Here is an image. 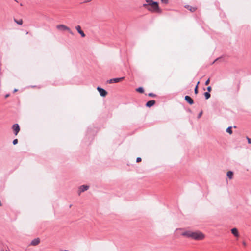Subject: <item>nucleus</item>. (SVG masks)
Segmentation results:
<instances>
[{
  "instance_id": "obj_1",
  "label": "nucleus",
  "mask_w": 251,
  "mask_h": 251,
  "mask_svg": "<svg viewBox=\"0 0 251 251\" xmlns=\"http://www.w3.org/2000/svg\"><path fill=\"white\" fill-rule=\"evenodd\" d=\"M181 235L195 240H202L205 237L204 234L200 231H192L188 230L182 232Z\"/></svg>"
},
{
  "instance_id": "obj_2",
  "label": "nucleus",
  "mask_w": 251,
  "mask_h": 251,
  "mask_svg": "<svg viewBox=\"0 0 251 251\" xmlns=\"http://www.w3.org/2000/svg\"><path fill=\"white\" fill-rule=\"evenodd\" d=\"M56 28L57 29L61 31H67L71 35H74L73 32L70 28L64 25H58L56 26Z\"/></svg>"
},
{
  "instance_id": "obj_3",
  "label": "nucleus",
  "mask_w": 251,
  "mask_h": 251,
  "mask_svg": "<svg viewBox=\"0 0 251 251\" xmlns=\"http://www.w3.org/2000/svg\"><path fill=\"white\" fill-rule=\"evenodd\" d=\"M148 9L152 11H157L159 10L158 3L157 2L152 3V5L151 6V8H149Z\"/></svg>"
},
{
  "instance_id": "obj_4",
  "label": "nucleus",
  "mask_w": 251,
  "mask_h": 251,
  "mask_svg": "<svg viewBox=\"0 0 251 251\" xmlns=\"http://www.w3.org/2000/svg\"><path fill=\"white\" fill-rule=\"evenodd\" d=\"M14 133L15 135H17L20 131V126L18 124H15L12 126V127Z\"/></svg>"
},
{
  "instance_id": "obj_5",
  "label": "nucleus",
  "mask_w": 251,
  "mask_h": 251,
  "mask_svg": "<svg viewBox=\"0 0 251 251\" xmlns=\"http://www.w3.org/2000/svg\"><path fill=\"white\" fill-rule=\"evenodd\" d=\"M97 89L100 93V94L102 97H105L107 94V92L103 88H101L100 87H98Z\"/></svg>"
},
{
  "instance_id": "obj_6",
  "label": "nucleus",
  "mask_w": 251,
  "mask_h": 251,
  "mask_svg": "<svg viewBox=\"0 0 251 251\" xmlns=\"http://www.w3.org/2000/svg\"><path fill=\"white\" fill-rule=\"evenodd\" d=\"M124 79V77H120V78H115L113 79H110L109 80H108V82L109 83H118L121 81V80H123Z\"/></svg>"
},
{
  "instance_id": "obj_7",
  "label": "nucleus",
  "mask_w": 251,
  "mask_h": 251,
  "mask_svg": "<svg viewBox=\"0 0 251 251\" xmlns=\"http://www.w3.org/2000/svg\"><path fill=\"white\" fill-rule=\"evenodd\" d=\"M88 188H89V186L88 185H83L81 186L79 188V192H78L79 195H80V194L81 192H83L87 190L88 189Z\"/></svg>"
},
{
  "instance_id": "obj_8",
  "label": "nucleus",
  "mask_w": 251,
  "mask_h": 251,
  "mask_svg": "<svg viewBox=\"0 0 251 251\" xmlns=\"http://www.w3.org/2000/svg\"><path fill=\"white\" fill-rule=\"evenodd\" d=\"M75 28L77 32L81 35V37H84L85 36V34L84 33V32L81 30L80 26L77 25L75 27Z\"/></svg>"
},
{
  "instance_id": "obj_9",
  "label": "nucleus",
  "mask_w": 251,
  "mask_h": 251,
  "mask_svg": "<svg viewBox=\"0 0 251 251\" xmlns=\"http://www.w3.org/2000/svg\"><path fill=\"white\" fill-rule=\"evenodd\" d=\"M185 100L191 105L194 103L193 99L189 96H186L185 97Z\"/></svg>"
},
{
  "instance_id": "obj_10",
  "label": "nucleus",
  "mask_w": 251,
  "mask_h": 251,
  "mask_svg": "<svg viewBox=\"0 0 251 251\" xmlns=\"http://www.w3.org/2000/svg\"><path fill=\"white\" fill-rule=\"evenodd\" d=\"M40 243V239L39 238H35L34 239V240H33L30 244L32 246H36L37 245H38Z\"/></svg>"
},
{
  "instance_id": "obj_11",
  "label": "nucleus",
  "mask_w": 251,
  "mask_h": 251,
  "mask_svg": "<svg viewBox=\"0 0 251 251\" xmlns=\"http://www.w3.org/2000/svg\"><path fill=\"white\" fill-rule=\"evenodd\" d=\"M155 101L154 100H149L146 103V106L147 107H150L153 106L155 104Z\"/></svg>"
},
{
  "instance_id": "obj_12",
  "label": "nucleus",
  "mask_w": 251,
  "mask_h": 251,
  "mask_svg": "<svg viewBox=\"0 0 251 251\" xmlns=\"http://www.w3.org/2000/svg\"><path fill=\"white\" fill-rule=\"evenodd\" d=\"M231 233L235 236V237H239V234L238 233V231L237 228H233L231 229Z\"/></svg>"
},
{
  "instance_id": "obj_13",
  "label": "nucleus",
  "mask_w": 251,
  "mask_h": 251,
  "mask_svg": "<svg viewBox=\"0 0 251 251\" xmlns=\"http://www.w3.org/2000/svg\"><path fill=\"white\" fill-rule=\"evenodd\" d=\"M146 2L148 3L147 4H145L143 5L144 7H146L147 6H151L152 5V3L154 2V1H153L152 0H146Z\"/></svg>"
},
{
  "instance_id": "obj_14",
  "label": "nucleus",
  "mask_w": 251,
  "mask_h": 251,
  "mask_svg": "<svg viewBox=\"0 0 251 251\" xmlns=\"http://www.w3.org/2000/svg\"><path fill=\"white\" fill-rule=\"evenodd\" d=\"M233 172L231 171H228L227 173V177L229 178V179H232L233 178Z\"/></svg>"
},
{
  "instance_id": "obj_15",
  "label": "nucleus",
  "mask_w": 251,
  "mask_h": 251,
  "mask_svg": "<svg viewBox=\"0 0 251 251\" xmlns=\"http://www.w3.org/2000/svg\"><path fill=\"white\" fill-rule=\"evenodd\" d=\"M204 95L206 100L208 99L211 96L210 94L208 92H205L204 93Z\"/></svg>"
},
{
  "instance_id": "obj_16",
  "label": "nucleus",
  "mask_w": 251,
  "mask_h": 251,
  "mask_svg": "<svg viewBox=\"0 0 251 251\" xmlns=\"http://www.w3.org/2000/svg\"><path fill=\"white\" fill-rule=\"evenodd\" d=\"M136 91L141 93H143L144 92V90L143 87H140L136 89Z\"/></svg>"
},
{
  "instance_id": "obj_17",
  "label": "nucleus",
  "mask_w": 251,
  "mask_h": 251,
  "mask_svg": "<svg viewBox=\"0 0 251 251\" xmlns=\"http://www.w3.org/2000/svg\"><path fill=\"white\" fill-rule=\"evenodd\" d=\"M226 131L229 134H231L232 133V127L231 126H229L228 127L226 130Z\"/></svg>"
},
{
  "instance_id": "obj_18",
  "label": "nucleus",
  "mask_w": 251,
  "mask_h": 251,
  "mask_svg": "<svg viewBox=\"0 0 251 251\" xmlns=\"http://www.w3.org/2000/svg\"><path fill=\"white\" fill-rule=\"evenodd\" d=\"M187 8H188L190 11H192V12H194L196 10V8L195 7H192L191 6H190L189 5L187 6V7H186Z\"/></svg>"
},
{
  "instance_id": "obj_19",
  "label": "nucleus",
  "mask_w": 251,
  "mask_h": 251,
  "mask_svg": "<svg viewBox=\"0 0 251 251\" xmlns=\"http://www.w3.org/2000/svg\"><path fill=\"white\" fill-rule=\"evenodd\" d=\"M14 21L18 24L21 25L23 24V21L22 19H20L19 20H17L15 19H14Z\"/></svg>"
},
{
  "instance_id": "obj_20",
  "label": "nucleus",
  "mask_w": 251,
  "mask_h": 251,
  "mask_svg": "<svg viewBox=\"0 0 251 251\" xmlns=\"http://www.w3.org/2000/svg\"><path fill=\"white\" fill-rule=\"evenodd\" d=\"M199 82L197 83V85L196 86L195 89H194V92L195 94H197L198 93V85L199 84Z\"/></svg>"
},
{
  "instance_id": "obj_21",
  "label": "nucleus",
  "mask_w": 251,
  "mask_h": 251,
  "mask_svg": "<svg viewBox=\"0 0 251 251\" xmlns=\"http://www.w3.org/2000/svg\"><path fill=\"white\" fill-rule=\"evenodd\" d=\"M148 95L150 97H154L156 96V95L152 93H150L148 94Z\"/></svg>"
},
{
  "instance_id": "obj_22",
  "label": "nucleus",
  "mask_w": 251,
  "mask_h": 251,
  "mask_svg": "<svg viewBox=\"0 0 251 251\" xmlns=\"http://www.w3.org/2000/svg\"><path fill=\"white\" fill-rule=\"evenodd\" d=\"M18 143V139H14L13 141V145H16Z\"/></svg>"
},
{
  "instance_id": "obj_23",
  "label": "nucleus",
  "mask_w": 251,
  "mask_h": 251,
  "mask_svg": "<svg viewBox=\"0 0 251 251\" xmlns=\"http://www.w3.org/2000/svg\"><path fill=\"white\" fill-rule=\"evenodd\" d=\"M161 2L163 3L167 4L168 2V0H161Z\"/></svg>"
},
{
  "instance_id": "obj_24",
  "label": "nucleus",
  "mask_w": 251,
  "mask_h": 251,
  "mask_svg": "<svg viewBox=\"0 0 251 251\" xmlns=\"http://www.w3.org/2000/svg\"><path fill=\"white\" fill-rule=\"evenodd\" d=\"M209 82H210V79L209 78V79H208L206 81V82H205V84L206 85H208V84H209Z\"/></svg>"
},
{
  "instance_id": "obj_25",
  "label": "nucleus",
  "mask_w": 251,
  "mask_h": 251,
  "mask_svg": "<svg viewBox=\"0 0 251 251\" xmlns=\"http://www.w3.org/2000/svg\"><path fill=\"white\" fill-rule=\"evenodd\" d=\"M141 160H142V159H141V158H140V157H138V158H137V159H136V162H141Z\"/></svg>"
},
{
  "instance_id": "obj_26",
  "label": "nucleus",
  "mask_w": 251,
  "mask_h": 251,
  "mask_svg": "<svg viewBox=\"0 0 251 251\" xmlns=\"http://www.w3.org/2000/svg\"><path fill=\"white\" fill-rule=\"evenodd\" d=\"M207 90L208 92H210L211 91V86H208L207 88Z\"/></svg>"
},
{
  "instance_id": "obj_27",
  "label": "nucleus",
  "mask_w": 251,
  "mask_h": 251,
  "mask_svg": "<svg viewBox=\"0 0 251 251\" xmlns=\"http://www.w3.org/2000/svg\"><path fill=\"white\" fill-rule=\"evenodd\" d=\"M202 112H201L199 114H198V118H200L201 115H202Z\"/></svg>"
},
{
  "instance_id": "obj_28",
  "label": "nucleus",
  "mask_w": 251,
  "mask_h": 251,
  "mask_svg": "<svg viewBox=\"0 0 251 251\" xmlns=\"http://www.w3.org/2000/svg\"><path fill=\"white\" fill-rule=\"evenodd\" d=\"M248 142L249 144H251V139L247 137Z\"/></svg>"
},
{
  "instance_id": "obj_29",
  "label": "nucleus",
  "mask_w": 251,
  "mask_h": 251,
  "mask_svg": "<svg viewBox=\"0 0 251 251\" xmlns=\"http://www.w3.org/2000/svg\"><path fill=\"white\" fill-rule=\"evenodd\" d=\"M91 1H92V0H85L84 2V3L89 2H90Z\"/></svg>"
},
{
  "instance_id": "obj_30",
  "label": "nucleus",
  "mask_w": 251,
  "mask_h": 251,
  "mask_svg": "<svg viewBox=\"0 0 251 251\" xmlns=\"http://www.w3.org/2000/svg\"><path fill=\"white\" fill-rule=\"evenodd\" d=\"M243 246H246V242H243Z\"/></svg>"
},
{
  "instance_id": "obj_31",
  "label": "nucleus",
  "mask_w": 251,
  "mask_h": 251,
  "mask_svg": "<svg viewBox=\"0 0 251 251\" xmlns=\"http://www.w3.org/2000/svg\"><path fill=\"white\" fill-rule=\"evenodd\" d=\"M17 91H18V90H17V89H14V92H17Z\"/></svg>"
},
{
  "instance_id": "obj_32",
  "label": "nucleus",
  "mask_w": 251,
  "mask_h": 251,
  "mask_svg": "<svg viewBox=\"0 0 251 251\" xmlns=\"http://www.w3.org/2000/svg\"><path fill=\"white\" fill-rule=\"evenodd\" d=\"M8 96H9V95H8V94H7V95H6L5 96V98H7Z\"/></svg>"
},
{
  "instance_id": "obj_33",
  "label": "nucleus",
  "mask_w": 251,
  "mask_h": 251,
  "mask_svg": "<svg viewBox=\"0 0 251 251\" xmlns=\"http://www.w3.org/2000/svg\"><path fill=\"white\" fill-rule=\"evenodd\" d=\"M61 251H68V250H61Z\"/></svg>"
}]
</instances>
